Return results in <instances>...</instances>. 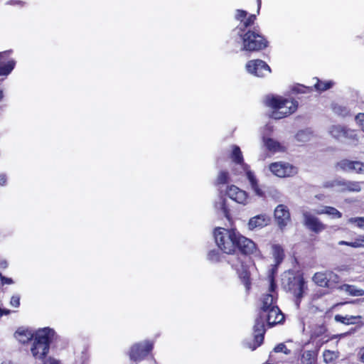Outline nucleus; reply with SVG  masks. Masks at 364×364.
Masks as SVG:
<instances>
[{
    "mask_svg": "<svg viewBox=\"0 0 364 364\" xmlns=\"http://www.w3.org/2000/svg\"><path fill=\"white\" fill-rule=\"evenodd\" d=\"M277 288V284L275 282V279L273 275H271L269 277V294H273L274 295H277V293L275 292Z\"/></svg>",
    "mask_w": 364,
    "mask_h": 364,
    "instance_id": "41",
    "label": "nucleus"
},
{
    "mask_svg": "<svg viewBox=\"0 0 364 364\" xmlns=\"http://www.w3.org/2000/svg\"><path fill=\"white\" fill-rule=\"evenodd\" d=\"M226 193L230 198L237 203L242 205L248 203L249 196L247 193L235 185L229 186Z\"/></svg>",
    "mask_w": 364,
    "mask_h": 364,
    "instance_id": "15",
    "label": "nucleus"
},
{
    "mask_svg": "<svg viewBox=\"0 0 364 364\" xmlns=\"http://www.w3.org/2000/svg\"><path fill=\"white\" fill-rule=\"evenodd\" d=\"M207 257L212 262H219L221 260L222 254L218 250H212L208 252Z\"/></svg>",
    "mask_w": 364,
    "mask_h": 364,
    "instance_id": "35",
    "label": "nucleus"
},
{
    "mask_svg": "<svg viewBox=\"0 0 364 364\" xmlns=\"http://www.w3.org/2000/svg\"><path fill=\"white\" fill-rule=\"evenodd\" d=\"M319 348L314 350H304L300 354L301 364H315Z\"/></svg>",
    "mask_w": 364,
    "mask_h": 364,
    "instance_id": "23",
    "label": "nucleus"
},
{
    "mask_svg": "<svg viewBox=\"0 0 364 364\" xmlns=\"http://www.w3.org/2000/svg\"><path fill=\"white\" fill-rule=\"evenodd\" d=\"M265 105L272 109L270 116L275 119H280L293 114L299 105L298 102L293 98H284L274 95L266 97Z\"/></svg>",
    "mask_w": 364,
    "mask_h": 364,
    "instance_id": "4",
    "label": "nucleus"
},
{
    "mask_svg": "<svg viewBox=\"0 0 364 364\" xmlns=\"http://www.w3.org/2000/svg\"><path fill=\"white\" fill-rule=\"evenodd\" d=\"M269 168L274 175L280 178L292 177L298 173L297 167L287 162L271 163Z\"/></svg>",
    "mask_w": 364,
    "mask_h": 364,
    "instance_id": "9",
    "label": "nucleus"
},
{
    "mask_svg": "<svg viewBox=\"0 0 364 364\" xmlns=\"http://www.w3.org/2000/svg\"><path fill=\"white\" fill-rule=\"evenodd\" d=\"M316 198H317L318 199L321 200L323 198V195L316 196Z\"/></svg>",
    "mask_w": 364,
    "mask_h": 364,
    "instance_id": "55",
    "label": "nucleus"
},
{
    "mask_svg": "<svg viewBox=\"0 0 364 364\" xmlns=\"http://www.w3.org/2000/svg\"><path fill=\"white\" fill-rule=\"evenodd\" d=\"M235 18L240 22L235 30L241 40V50L257 53L269 46V43L259 26H254L257 20L256 14H249L243 9H237Z\"/></svg>",
    "mask_w": 364,
    "mask_h": 364,
    "instance_id": "2",
    "label": "nucleus"
},
{
    "mask_svg": "<svg viewBox=\"0 0 364 364\" xmlns=\"http://www.w3.org/2000/svg\"><path fill=\"white\" fill-rule=\"evenodd\" d=\"M363 183L339 179L338 188H340L342 192H360L361 191V185Z\"/></svg>",
    "mask_w": 364,
    "mask_h": 364,
    "instance_id": "20",
    "label": "nucleus"
},
{
    "mask_svg": "<svg viewBox=\"0 0 364 364\" xmlns=\"http://www.w3.org/2000/svg\"><path fill=\"white\" fill-rule=\"evenodd\" d=\"M274 352L276 353H280L282 352L286 355H288L290 353V350L288 349L286 346V345L283 343H279L274 348Z\"/></svg>",
    "mask_w": 364,
    "mask_h": 364,
    "instance_id": "39",
    "label": "nucleus"
},
{
    "mask_svg": "<svg viewBox=\"0 0 364 364\" xmlns=\"http://www.w3.org/2000/svg\"><path fill=\"white\" fill-rule=\"evenodd\" d=\"M264 145L267 149L272 152H277L282 150L280 143L272 138L265 139Z\"/></svg>",
    "mask_w": 364,
    "mask_h": 364,
    "instance_id": "30",
    "label": "nucleus"
},
{
    "mask_svg": "<svg viewBox=\"0 0 364 364\" xmlns=\"http://www.w3.org/2000/svg\"><path fill=\"white\" fill-rule=\"evenodd\" d=\"M338 288L341 289H345L346 291L349 292V294L352 296H362L364 295L363 289H357L353 285L344 284L343 287L338 286Z\"/></svg>",
    "mask_w": 364,
    "mask_h": 364,
    "instance_id": "32",
    "label": "nucleus"
},
{
    "mask_svg": "<svg viewBox=\"0 0 364 364\" xmlns=\"http://www.w3.org/2000/svg\"><path fill=\"white\" fill-rule=\"evenodd\" d=\"M8 262L6 259H1L0 260V268L2 269H5L8 267Z\"/></svg>",
    "mask_w": 364,
    "mask_h": 364,
    "instance_id": "50",
    "label": "nucleus"
},
{
    "mask_svg": "<svg viewBox=\"0 0 364 364\" xmlns=\"http://www.w3.org/2000/svg\"><path fill=\"white\" fill-rule=\"evenodd\" d=\"M316 82L314 85L313 89L315 90L322 92L331 89L334 85V82L332 80L322 81L318 77H314Z\"/></svg>",
    "mask_w": 364,
    "mask_h": 364,
    "instance_id": "25",
    "label": "nucleus"
},
{
    "mask_svg": "<svg viewBox=\"0 0 364 364\" xmlns=\"http://www.w3.org/2000/svg\"><path fill=\"white\" fill-rule=\"evenodd\" d=\"M294 93L299 94V93H311L313 91V87H307L303 85L298 84L294 86L291 89Z\"/></svg>",
    "mask_w": 364,
    "mask_h": 364,
    "instance_id": "36",
    "label": "nucleus"
},
{
    "mask_svg": "<svg viewBox=\"0 0 364 364\" xmlns=\"http://www.w3.org/2000/svg\"><path fill=\"white\" fill-rule=\"evenodd\" d=\"M245 68L248 73L259 77H264L272 71L268 64L260 59H255L247 61Z\"/></svg>",
    "mask_w": 364,
    "mask_h": 364,
    "instance_id": "10",
    "label": "nucleus"
},
{
    "mask_svg": "<svg viewBox=\"0 0 364 364\" xmlns=\"http://www.w3.org/2000/svg\"><path fill=\"white\" fill-rule=\"evenodd\" d=\"M55 332L49 327L38 329L35 333V338L31 347V352L35 359L44 360L50 350Z\"/></svg>",
    "mask_w": 364,
    "mask_h": 364,
    "instance_id": "5",
    "label": "nucleus"
},
{
    "mask_svg": "<svg viewBox=\"0 0 364 364\" xmlns=\"http://www.w3.org/2000/svg\"><path fill=\"white\" fill-rule=\"evenodd\" d=\"M330 134L337 139H348L353 136V131L341 125H333L330 128Z\"/></svg>",
    "mask_w": 364,
    "mask_h": 364,
    "instance_id": "19",
    "label": "nucleus"
},
{
    "mask_svg": "<svg viewBox=\"0 0 364 364\" xmlns=\"http://www.w3.org/2000/svg\"><path fill=\"white\" fill-rule=\"evenodd\" d=\"M361 326H364V321H363L362 320H361L360 327H361Z\"/></svg>",
    "mask_w": 364,
    "mask_h": 364,
    "instance_id": "56",
    "label": "nucleus"
},
{
    "mask_svg": "<svg viewBox=\"0 0 364 364\" xmlns=\"http://www.w3.org/2000/svg\"><path fill=\"white\" fill-rule=\"evenodd\" d=\"M230 159L232 161L237 164H243V156L242 153L240 150V148L237 145H233L232 146V152L230 154Z\"/></svg>",
    "mask_w": 364,
    "mask_h": 364,
    "instance_id": "29",
    "label": "nucleus"
},
{
    "mask_svg": "<svg viewBox=\"0 0 364 364\" xmlns=\"http://www.w3.org/2000/svg\"><path fill=\"white\" fill-rule=\"evenodd\" d=\"M333 113L341 117H346L350 115V110L346 106L335 103L332 105Z\"/></svg>",
    "mask_w": 364,
    "mask_h": 364,
    "instance_id": "28",
    "label": "nucleus"
},
{
    "mask_svg": "<svg viewBox=\"0 0 364 364\" xmlns=\"http://www.w3.org/2000/svg\"><path fill=\"white\" fill-rule=\"evenodd\" d=\"M7 183V177L6 174H0V186H6Z\"/></svg>",
    "mask_w": 364,
    "mask_h": 364,
    "instance_id": "47",
    "label": "nucleus"
},
{
    "mask_svg": "<svg viewBox=\"0 0 364 364\" xmlns=\"http://www.w3.org/2000/svg\"><path fill=\"white\" fill-rule=\"evenodd\" d=\"M358 357L360 361L364 363V346L360 348L358 353Z\"/></svg>",
    "mask_w": 364,
    "mask_h": 364,
    "instance_id": "48",
    "label": "nucleus"
},
{
    "mask_svg": "<svg viewBox=\"0 0 364 364\" xmlns=\"http://www.w3.org/2000/svg\"><path fill=\"white\" fill-rule=\"evenodd\" d=\"M153 348L154 342L149 340L135 343L130 347L128 355L130 360L138 363L144 360L151 353Z\"/></svg>",
    "mask_w": 364,
    "mask_h": 364,
    "instance_id": "6",
    "label": "nucleus"
},
{
    "mask_svg": "<svg viewBox=\"0 0 364 364\" xmlns=\"http://www.w3.org/2000/svg\"><path fill=\"white\" fill-rule=\"evenodd\" d=\"M11 314V310L7 309H1L0 308V315H9Z\"/></svg>",
    "mask_w": 364,
    "mask_h": 364,
    "instance_id": "51",
    "label": "nucleus"
},
{
    "mask_svg": "<svg viewBox=\"0 0 364 364\" xmlns=\"http://www.w3.org/2000/svg\"><path fill=\"white\" fill-rule=\"evenodd\" d=\"M323 357L324 363L330 364L336 360L338 358V355L333 350H325L323 353Z\"/></svg>",
    "mask_w": 364,
    "mask_h": 364,
    "instance_id": "34",
    "label": "nucleus"
},
{
    "mask_svg": "<svg viewBox=\"0 0 364 364\" xmlns=\"http://www.w3.org/2000/svg\"><path fill=\"white\" fill-rule=\"evenodd\" d=\"M3 97H4L3 91L0 90V101L3 99Z\"/></svg>",
    "mask_w": 364,
    "mask_h": 364,
    "instance_id": "53",
    "label": "nucleus"
},
{
    "mask_svg": "<svg viewBox=\"0 0 364 364\" xmlns=\"http://www.w3.org/2000/svg\"><path fill=\"white\" fill-rule=\"evenodd\" d=\"M321 295H322V294H320V295L314 294L313 298H314V299H316V298L320 297Z\"/></svg>",
    "mask_w": 364,
    "mask_h": 364,
    "instance_id": "54",
    "label": "nucleus"
},
{
    "mask_svg": "<svg viewBox=\"0 0 364 364\" xmlns=\"http://www.w3.org/2000/svg\"><path fill=\"white\" fill-rule=\"evenodd\" d=\"M239 165H240L243 169V171L245 172L246 175L247 174V172L248 171H252L250 170V167L248 164H245L244 161H243V164H238Z\"/></svg>",
    "mask_w": 364,
    "mask_h": 364,
    "instance_id": "49",
    "label": "nucleus"
},
{
    "mask_svg": "<svg viewBox=\"0 0 364 364\" xmlns=\"http://www.w3.org/2000/svg\"><path fill=\"white\" fill-rule=\"evenodd\" d=\"M284 321V315L279 307L272 309L266 312L258 313L253 326V340L247 343V347L255 350L264 342L266 333L265 323L271 328Z\"/></svg>",
    "mask_w": 364,
    "mask_h": 364,
    "instance_id": "3",
    "label": "nucleus"
},
{
    "mask_svg": "<svg viewBox=\"0 0 364 364\" xmlns=\"http://www.w3.org/2000/svg\"><path fill=\"white\" fill-rule=\"evenodd\" d=\"M338 244L355 249L364 247V235H358L353 241L341 240Z\"/></svg>",
    "mask_w": 364,
    "mask_h": 364,
    "instance_id": "24",
    "label": "nucleus"
},
{
    "mask_svg": "<svg viewBox=\"0 0 364 364\" xmlns=\"http://www.w3.org/2000/svg\"><path fill=\"white\" fill-rule=\"evenodd\" d=\"M338 288L341 289H345L346 291L349 292V294L352 296H362L364 295L363 289H357L353 285L344 284L343 287L338 286Z\"/></svg>",
    "mask_w": 364,
    "mask_h": 364,
    "instance_id": "33",
    "label": "nucleus"
},
{
    "mask_svg": "<svg viewBox=\"0 0 364 364\" xmlns=\"http://www.w3.org/2000/svg\"><path fill=\"white\" fill-rule=\"evenodd\" d=\"M277 296L273 294H264L261 299V306L259 313L278 307L277 305Z\"/></svg>",
    "mask_w": 364,
    "mask_h": 364,
    "instance_id": "18",
    "label": "nucleus"
},
{
    "mask_svg": "<svg viewBox=\"0 0 364 364\" xmlns=\"http://www.w3.org/2000/svg\"><path fill=\"white\" fill-rule=\"evenodd\" d=\"M334 319L336 321L343 323L344 325H357L360 327L361 320H363V316L360 315L352 316V315H341L336 314L334 316Z\"/></svg>",
    "mask_w": 364,
    "mask_h": 364,
    "instance_id": "21",
    "label": "nucleus"
},
{
    "mask_svg": "<svg viewBox=\"0 0 364 364\" xmlns=\"http://www.w3.org/2000/svg\"><path fill=\"white\" fill-rule=\"evenodd\" d=\"M349 222L355 224L358 228L364 230V217L351 218Z\"/></svg>",
    "mask_w": 364,
    "mask_h": 364,
    "instance_id": "38",
    "label": "nucleus"
},
{
    "mask_svg": "<svg viewBox=\"0 0 364 364\" xmlns=\"http://www.w3.org/2000/svg\"><path fill=\"white\" fill-rule=\"evenodd\" d=\"M214 237L218 248L223 253L234 256L228 260V263L236 271L241 282L249 291L252 286L251 272L242 257L262 259L263 255L258 245L233 228H217L214 230Z\"/></svg>",
    "mask_w": 364,
    "mask_h": 364,
    "instance_id": "1",
    "label": "nucleus"
},
{
    "mask_svg": "<svg viewBox=\"0 0 364 364\" xmlns=\"http://www.w3.org/2000/svg\"><path fill=\"white\" fill-rule=\"evenodd\" d=\"M335 166L344 172L364 174V163L360 161L343 159L338 161Z\"/></svg>",
    "mask_w": 364,
    "mask_h": 364,
    "instance_id": "11",
    "label": "nucleus"
},
{
    "mask_svg": "<svg viewBox=\"0 0 364 364\" xmlns=\"http://www.w3.org/2000/svg\"><path fill=\"white\" fill-rule=\"evenodd\" d=\"M275 220L281 230H283L291 221V215L287 206L278 205L274 210Z\"/></svg>",
    "mask_w": 364,
    "mask_h": 364,
    "instance_id": "14",
    "label": "nucleus"
},
{
    "mask_svg": "<svg viewBox=\"0 0 364 364\" xmlns=\"http://www.w3.org/2000/svg\"><path fill=\"white\" fill-rule=\"evenodd\" d=\"M271 218L265 213L259 214L251 218L247 223L248 228L250 230L255 229H261L269 224Z\"/></svg>",
    "mask_w": 364,
    "mask_h": 364,
    "instance_id": "17",
    "label": "nucleus"
},
{
    "mask_svg": "<svg viewBox=\"0 0 364 364\" xmlns=\"http://www.w3.org/2000/svg\"><path fill=\"white\" fill-rule=\"evenodd\" d=\"M272 254L275 260L276 265L280 264L285 257L283 247L280 245H273Z\"/></svg>",
    "mask_w": 364,
    "mask_h": 364,
    "instance_id": "26",
    "label": "nucleus"
},
{
    "mask_svg": "<svg viewBox=\"0 0 364 364\" xmlns=\"http://www.w3.org/2000/svg\"><path fill=\"white\" fill-rule=\"evenodd\" d=\"M316 213L318 215L326 214L336 219L342 218L343 215L341 212L332 206H324L322 210H317Z\"/></svg>",
    "mask_w": 364,
    "mask_h": 364,
    "instance_id": "27",
    "label": "nucleus"
},
{
    "mask_svg": "<svg viewBox=\"0 0 364 364\" xmlns=\"http://www.w3.org/2000/svg\"><path fill=\"white\" fill-rule=\"evenodd\" d=\"M221 210L224 214V216L228 220H230L231 219V215H230V209L228 208V207L226 204L225 200H223L221 203Z\"/></svg>",
    "mask_w": 364,
    "mask_h": 364,
    "instance_id": "40",
    "label": "nucleus"
},
{
    "mask_svg": "<svg viewBox=\"0 0 364 364\" xmlns=\"http://www.w3.org/2000/svg\"><path fill=\"white\" fill-rule=\"evenodd\" d=\"M43 364H61L60 362L53 358L49 357L42 360Z\"/></svg>",
    "mask_w": 364,
    "mask_h": 364,
    "instance_id": "46",
    "label": "nucleus"
},
{
    "mask_svg": "<svg viewBox=\"0 0 364 364\" xmlns=\"http://www.w3.org/2000/svg\"><path fill=\"white\" fill-rule=\"evenodd\" d=\"M315 284L321 287L336 289L340 283V277L333 271L316 272L312 278Z\"/></svg>",
    "mask_w": 364,
    "mask_h": 364,
    "instance_id": "7",
    "label": "nucleus"
},
{
    "mask_svg": "<svg viewBox=\"0 0 364 364\" xmlns=\"http://www.w3.org/2000/svg\"><path fill=\"white\" fill-rule=\"evenodd\" d=\"M0 280L2 284H11L14 283L11 278L4 277L2 273H0Z\"/></svg>",
    "mask_w": 364,
    "mask_h": 364,
    "instance_id": "45",
    "label": "nucleus"
},
{
    "mask_svg": "<svg viewBox=\"0 0 364 364\" xmlns=\"http://www.w3.org/2000/svg\"><path fill=\"white\" fill-rule=\"evenodd\" d=\"M10 304L16 308L19 307L20 306V296L19 295H14L11 298Z\"/></svg>",
    "mask_w": 364,
    "mask_h": 364,
    "instance_id": "43",
    "label": "nucleus"
},
{
    "mask_svg": "<svg viewBox=\"0 0 364 364\" xmlns=\"http://www.w3.org/2000/svg\"><path fill=\"white\" fill-rule=\"evenodd\" d=\"M327 328L323 325L316 326L311 333L309 343H315L316 348H320L324 343L329 341L326 335Z\"/></svg>",
    "mask_w": 364,
    "mask_h": 364,
    "instance_id": "13",
    "label": "nucleus"
},
{
    "mask_svg": "<svg viewBox=\"0 0 364 364\" xmlns=\"http://www.w3.org/2000/svg\"><path fill=\"white\" fill-rule=\"evenodd\" d=\"M11 50L0 52V76L8 75L14 70L16 62L14 60H7Z\"/></svg>",
    "mask_w": 364,
    "mask_h": 364,
    "instance_id": "16",
    "label": "nucleus"
},
{
    "mask_svg": "<svg viewBox=\"0 0 364 364\" xmlns=\"http://www.w3.org/2000/svg\"><path fill=\"white\" fill-rule=\"evenodd\" d=\"M257 14H259V11H260V9H261V6H262V0H257Z\"/></svg>",
    "mask_w": 364,
    "mask_h": 364,
    "instance_id": "52",
    "label": "nucleus"
},
{
    "mask_svg": "<svg viewBox=\"0 0 364 364\" xmlns=\"http://www.w3.org/2000/svg\"><path fill=\"white\" fill-rule=\"evenodd\" d=\"M355 120L362 127V129L364 132V113H358L355 116Z\"/></svg>",
    "mask_w": 364,
    "mask_h": 364,
    "instance_id": "44",
    "label": "nucleus"
},
{
    "mask_svg": "<svg viewBox=\"0 0 364 364\" xmlns=\"http://www.w3.org/2000/svg\"><path fill=\"white\" fill-rule=\"evenodd\" d=\"M304 225L311 232L319 234L326 228V225L323 223L319 218L309 212L303 213Z\"/></svg>",
    "mask_w": 364,
    "mask_h": 364,
    "instance_id": "12",
    "label": "nucleus"
},
{
    "mask_svg": "<svg viewBox=\"0 0 364 364\" xmlns=\"http://www.w3.org/2000/svg\"><path fill=\"white\" fill-rule=\"evenodd\" d=\"M230 181V174L228 171H220L215 181V186H221L228 183Z\"/></svg>",
    "mask_w": 364,
    "mask_h": 364,
    "instance_id": "31",
    "label": "nucleus"
},
{
    "mask_svg": "<svg viewBox=\"0 0 364 364\" xmlns=\"http://www.w3.org/2000/svg\"><path fill=\"white\" fill-rule=\"evenodd\" d=\"M14 337L22 344H26L34 339L35 333L28 328L19 327L14 333Z\"/></svg>",
    "mask_w": 364,
    "mask_h": 364,
    "instance_id": "22",
    "label": "nucleus"
},
{
    "mask_svg": "<svg viewBox=\"0 0 364 364\" xmlns=\"http://www.w3.org/2000/svg\"><path fill=\"white\" fill-rule=\"evenodd\" d=\"M287 287L296 298L297 304L301 302L305 290L307 289L306 282L302 274H298L288 279Z\"/></svg>",
    "mask_w": 364,
    "mask_h": 364,
    "instance_id": "8",
    "label": "nucleus"
},
{
    "mask_svg": "<svg viewBox=\"0 0 364 364\" xmlns=\"http://www.w3.org/2000/svg\"><path fill=\"white\" fill-rule=\"evenodd\" d=\"M247 179L249 180L252 188L257 192L259 191V186L257 183V180L256 177L254 175V173L252 171H248L247 174L246 175Z\"/></svg>",
    "mask_w": 364,
    "mask_h": 364,
    "instance_id": "37",
    "label": "nucleus"
},
{
    "mask_svg": "<svg viewBox=\"0 0 364 364\" xmlns=\"http://www.w3.org/2000/svg\"><path fill=\"white\" fill-rule=\"evenodd\" d=\"M339 179H334L333 181H326L323 183V187L326 188H332L334 187H338Z\"/></svg>",
    "mask_w": 364,
    "mask_h": 364,
    "instance_id": "42",
    "label": "nucleus"
}]
</instances>
